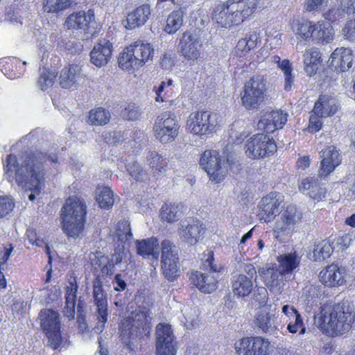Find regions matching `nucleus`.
<instances>
[{
    "label": "nucleus",
    "mask_w": 355,
    "mask_h": 355,
    "mask_svg": "<svg viewBox=\"0 0 355 355\" xmlns=\"http://www.w3.org/2000/svg\"><path fill=\"white\" fill-rule=\"evenodd\" d=\"M47 159L56 162L58 159L56 156L46 157L41 152H35L19 165L16 157L10 154L6 160L4 175L10 182L15 180L19 186L39 194L44 187V163Z\"/></svg>",
    "instance_id": "obj_1"
},
{
    "label": "nucleus",
    "mask_w": 355,
    "mask_h": 355,
    "mask_svg": "<svg viewBox=\"0 0 355 355\" xmlns=\"http://www.w3.org/2000/svg\"><path fill=\"white\" fill-rule=\"evenodd\" d=\"M354 320L355 307L348 300L337 303L330 309H322L314 318L318 328L330 336H337L348 332Z\"/></svg>",
    "instance_id": "obj_2"
},
{
    "label": "nucleus",
    "mask_w": 355,
    "mask_h": 355,
    "mask_svg": "<svg viewBox=\"0 0 355 355\" xmlns=\"http://www.w3.org/2000/svg\"><path fill=\"white\" fill-rule=\"evenodd\" d=\"M61 223L63 232L71 238H77L83 233L85 216L86 205L78 196H70L61 209Z\"/></svg>",
    "instance_id": "obj_3"
},
{
    "label": "nucleus",
    "mask_w": 355,
    "mask_h": 355,
    "mask_svg": "<svg viewBox=\"0 0 355 355\" xmlns=\"http://www.w3.org/2000/svg\"><path fill=\"white\" fill-rule=\"evenodd\" d=\"M153 53L154 49L152 44L141 40L135 41L119 54V67L123 70L134 71L151 60Z\"/></svg>",
    "instance_id": "obj_4"
},
{
    "label": "nucleus",
    "mask_w": 355,
    "mask_h": 355,
    "mask_svg": "<svg viewBox=\"0 0 355 355\" xmlns=\"http://www.w3.org/2000/svg\"><path fill=\"white\" fill-rule=\"evenodd\" d=\"M150 316L148 312L135 311L122 324L121 339L129 349H133L138 338L148 336L150 334Z\"/></svg>",
    "instance_id": "obj_5"
},
{
    "label": "nucleus",
    "mask_w": 355,
    "mask_h": 355,
    "mask_svg": "<svg viewBox=\"0 0 355 355\" xmlns=\"http://www.w3.org/2000/svg\"><path fill=\"white\" fill-rule=\"evenodd\" d=\"M64 25L81 40H89L96 33L94 10L73 12L66 18Z\"/></svg>",
    "instance_id": "obj_6"
},
{
    "label": "nucleus",
    "mask_w": 355,
    "mask_h": 355,
    "mask_svg": "<svg viewBox=\"0 0 355 355\" xmlns=\"http://www.w3.org/2000/svg\"><path fill=\"white\" fill-rule=\"evenodd\" d=\"M267 94L266 80L260 76L246 81L241 92V105L248 110H257L264 102Z\"/></svg>",
    "instance_id": "obj_7"
},
{
    "label": "nucleus",
    "mask_w": 355,
    "mask_h": 355,
    "mask_svg": "<svg viewBox=\"0 0 355 355\" xmlns=\"http://www.w3.org/2000/svg\"><path fill=\"white\" fill-rule=\"evenodd\" d=\"M218 121L216 114L208 111L191 112L187 121V129L195 135H208L216 131Z\"/></svg>",
    "instance_id": "obj_8"
},
{
    "label": "nucleus",
    "mask_w": 355,
    "mask_h": 355,
    "mask_svg": "<svg viewBox=\"0 0 355 355\" xmlns=\"http://www.w3.org/2000/svg\"><path fill=\"white\" fill-rule=\"evenodd\" d=\"M228 12L227 28L237 26L252 16L257 10L259 0H228L225 2Z\"/></svg>",
    "instance_id": "obj_9"
},
{
    "label": "nucleus",
    "mask_w": 355,
    "mask_h": 355,
    "mask_svg": "<svg viewBox=\"0 0 355 355\" xmlns=\"http://www.w3.org/2000/svg\"><path fill=\"white\" fill-rule=\"evenodd\" d=\"M179 128L176 116L171 112H164L158 116L153 125L155 136L162 144L174 141L178 135Z\"/></svg>",
    "instance_id": "obj_10"
},
{
    "label": "nucleus",
    "mask_w": 355,
    "mask_h": 355,
    "mask_svg": "<svg viewBox=\"0 0 355 355\" xmlns=\"http://www.w3.org/2000/svg\"><path fill=\"white\" fill-rule=\"evenodd\" d=\"M245 154L251 159L269 157L277 150L275 140L267 135H254L245 143Z\"/></svg>",
    "instance_id": "obj_11"
},
{
    "label": "nucleus",
    "mask_w": 355,
    "mask_h": 355,
    "mask_svg": "<svg viewBox=\"0 0 355 355\" xmlns=\"http://www.w3.org/2000/svg\"><path fill=\"white\" fill-rule=\"evenodd\" d=\"M203 268L209 269V273L196 271L192 273L190 279L191 282L201 292L210 293L216 289L218 283V277L211 274V272H220L221 267H217L214 263V257L213 254H211L204 261Z\"/></svg>",
    "instance_id": "obj_12"
},
{
    "label": "nucleus",
    "mask_w": 355,
    "mask_h": 355,
    "mask_svg": "<svg viewBox=\"0 0 355 355\" xmlns=\"http://www.w3.org/2000/svg\"><path fill=\"white\" fill-rule=\"evenodd\" d=\"M200 164L211 182H220L226 175V163L216 150H205L200 159Z\"/></svg>",
    "instance_id": "obj_13"
},
{
    "label": "nucleus",
    "mask_w": 355,
    "mask_h": 355,
    "mask_svg": "<svg viewBox=\"0 0 355 355\" xmlns=\"http://www.w3.org/2000/svg\"><path fill=\"white\" fill-rule=\"evenodd\" d=\"M93 299L96 306L94 315L98 321L97 324L93 328L96 334L101 333L107 320V299L106 291L103 289L102 281L99 277L95 278L93 282Z\"/></svg>",
    "instance_id": "obj_14"
},
{
    "label": "nucleus",
    "mask_w": 355,
    "mask_h": 355,
    "mask_svg": "<svg viewBox=\"0 0 355 355\" xmlns=\"http://www.w3.org/2000/svg\"><path fill=\"white\" fill-rule=\"evenodd\" d=\"M240 269L243 273L235 275L232 279V289L233 293L239 297L248 296L253 288V282L257 279V271L252 264L241 263Z\"/></svg>",
    "instance_id": "obj_15"
},
{
    "label": "nucleus",
    "mask_w": 355,
    "mask_h": 355,
    "mask_svg": "<svg viewBox=\"0 0 355 355\" xmlns=\"http://www.w3.org/2000/svg\"><path fill=\"white\" fill-rule=\"evenodd\" d=\"M175 336L168 323H159L155 330L156 355H175Z\"/></svg>",
    "instance_id": "obj_16"
},
{
    "label": "nucleus",
    "mask_w": 355,
    "mask_h": 355,
    "mask_svg": "<svg viewBox=\"0 0 355 355\" xmlns=\"http://www.w3.org/2000/svg\"><path fill=\"white\" fill-rule=\"evenodd\" d=\"M178 252L176 247L168 240L162 242V270L168 281H173L179 272Z\"/></svg>",
    "instance_id": "obj_17"
},
{
    "label": "nucleus",
    "mask_w": 355,
    "mask_h": 355,
    "mask_svg": "<svg viewBox=\"0 0 355 355\" xmlns=\"http://www.w3.org/2000/svg\"><path fill=\"white\" fill-rule=\"evenodd\" d=\"M234 345L238 355H268L270 343L261 336L244 337Z\"/></svg>",
    "instance_id": "obj_18"
},
{
    "label": "nucleus",
    "mask_w": 355,
    "mask_h": 355,
    "mask_svg": "<svg viewBox=\"0 0 355 355\" xmlns=\"http://www.w3.org/2000/svg\"><path fill=\"white\" fill-rule=\"evenodd\" d=\"M202 43L195 32L186 31L181 37L178 48L180 55L187 61L196 62L200 57Z\"/></svg>",
    "instance_id": "obj_19"
},
{
    "label": "nucleus",
    "mask_w": 355,
    "mask_h": 355,
    "mask_svg": "<svg viewBox=\"0 0 355 355\" xmlns=\"http://www.w3.org/2000/svg\"><path fill=\"white\" fill-rule=\"evenodd\" d=\"M204 233L205 228L200 220L185 219L179 223V236L188 245H195L202 239Z\"/></svg>",
    "instance_id": "obj_20"
},
{
    "label": "nucleus",
    "mask_w": 355,
    "mask_h": 355,
    "mask_svg": "<svg viewBox=\"0 0 355 355\" xmlns=\"http://www.w3.org/2000/svg\"><path fill=\"white\" fill-rule=\"evenodd\" d=\"M282 200L275 193H270L263 198L259 205L258 216L265 223L271 221L279 214Z\"/></svg>",
    "instance_id": "obj_21"
},
{
    "label": "nucleus",
    "mask_w": 355,
    "mask_h": 355,
    "mask_svg": "<svg viewBox=\"0 0 355 355\" xmlns=\"http://www.w3.org/2000/svg\"><path fill=\"white\" fill-rule=\"evenodd\" d=\"M302 219V214L296 207H288L281 214L280 220L276 223L278 232L288 234L298 226Z\"/></svg>",
    "instance_id": "obj_22"
},
{
    "label": "nucleus",
    "mask_w": 355,
    "mask_h": 355,
    "mask_svg": "<svg viewBox=\"0 0 355 355\" xmlns=\"http://www.w3.org/2000/svg\"><path fill=\"white\" fill-rule=\"evenodd\" d=\"M288 114L282 110H272L263 114L258 123V127L267 133H272L283 128L287 121Z\"/></svg>",
    "instance_id": "obj_23"
},
{
    "label": "nucleus",
    "mask_w": 355,
    "mask_h": 355,
    "mask_svg": "<svg viewBox=\"0 0 355 355\" xmlns=\"http://www.w3.org/2000/svg\"><path fill=\"white\" fill-rule=\"evenodd\" d=\"M261 272L264 284L270 291L274 293H280L286 280L285 275L279 270L277 266H267L262 269Z\"/></svg>",
    "instance_id": "obj_24"
},
{
    "label": "nucleus",
    "mask_w": 355,
    "mask_h": 355,
    "mask_svg": "<svg viewBox=\"0 0 355 355\" xmlns=\"http://www.w3.org/2000/svg\"><path fill=\"white\" fill-rule=\"evenodd\" d=\"M331 67L338 73L348 71L352 66L354 55L352 49L340 47L336 49L331 55Z\"/></svg>",
    "instance_id": "obj_25"
},
{
    "label": "nucleus",
    "mask_w": 355,
    "mask_h": 355,
    "mask_svg": "<svg viewBox=\"0 0 355 355\" xmlns=\"http://www.w3.org/2000/svg\"><path fill=\"white\" fill-rule=\"evenodd\" d=\"M151 9L149 4L145 3L138 6L130 12L126 19L123 21L124 27L128 30L134 29L144 26L149 19Z\"/></svg>",
    "instance_id": "obj_26"
},
{
    "label": "nucleus",
    "mask_w": 355,
    "mask_h": 355,
    "mask_svg": "<svg viewBox=\"0 0 355 355\" xmlns=\"http://www.w3.org/2000/svg\"><path fill=\"white\" fill-rule=\"evenodd\" d=\"M112 52V44L105 40L101 39L90 52L91 62L95 66L101 67L108 63Z\"/></svg>",
    "instance_id": "obj_27"
},
{
    "label": "nucleus",
    "mask_w": 355,
    "mask_h": 355,
    "mask_svg": "<svg viewBox=\"0 0 355 355\" xmlns=\"http://www.w3.org/2000/svg\"><path fill=\"white\" fill-rule=\"evenodd\" d=\"M277 317L270 307H264L257 311L254 315V324L266 334H274L277 329L275 326Z\"/></svg>",
    "instance_id": "obj_28"
},
{
    "label": "nucleus",
    "mask_w": 355,
    "mask_h": 355,
    "mask_svg": "<svg viewBox=\"0 0 355 355\" xmlns=\"http://www.w3.org/2000/svg\"><path fill=\"white\" fill-rule=\"evenodd\" d=\"M321 166L319 170L320 176H327L331 173L336 166L341 162V157L336 147L328 146L322 150L321 155Z\"/></svg>",
    "instance_id": "obj_29"
},
{
    "label": "nucleus",
    "mask_w": 355,
    "mask_h": 355,
    "mask_svg": "<svg viewBox=\"0 0 355 355\" xmlns=\"http://www.w3.org/2000/svg\"><path fill=\"white\" fill-rule=\"evenodd\" d=\"M300 189L315 202L322 201L326 198V189L315 178L309 177L304 179L302 181Z\"/></svg>",
    "instance_id": "obj_30"
},
{
    "label": "nucleus",
    "mask_w": 355,
    "mask_h": 355,
    "mask_svg": "<svg viewBox=\"0 0 355 355\" xmlns=\"http://www.w3.org/2000/svg\"><path fill=\"white\" fill-rule=\"evenodd\" d=\"M81 69L78 65L64 67L60 73V85L63 88L75 89L82 79Z\"/></svg>",
    "instance_id": "obj_31"
},
{
    "label": "nucleus",
    "mask_w": 355,
    "mask_h": 355,
    "mask_svg": "<svg viewBox=\"0 0 355 355\" xmlns=\"http://www.w3.org/2000/svg\"><path fill=\"white\" fill-rule=\"evenodd\" d=\"M78 285L76 277L71 275L68 278V285L66 287L64 315L69 320H73L75 315V306L77 298Z\"/></svg>",
    "instance_id": "obj_32"
},
{
    "label": "nucleus",
    "mask_w": 355,
    "mask_h": 355,
    "mask_svg": "<svg viewBox=\"0 0 355 355\" xmlns=\"http://www.w3.org/2000/svg\"><path fill=\"white\" fill-rule=\"evenodd\" d=\"M345 270L338 265L331 264L320 272L321 282L326 286L333 287L345 282Z\"/></svg>",
    "instance_id": "obj_33"
},
{
    "label": "nucleus",
    "mask_w": 355,
    "mask_h": 355,
    "mask_svg": "<svg viewBox=\"0 0 355 355\" xmlns=\"http://www.w3.org/2000/svg\"><path fill=\"white\" fill-rule=\"evenodd\" d=\"M338 107L335 98L329 95H321L315 103L313 112L319 117H327L334 115Z\"/></svg>",
    "instance_id": "obj_34"
},
{
    "label": "nucleus",
    "mask_w": 355,
    "mask_h": 355,
    "mask_svg": "<svg viewBox=\"0 0 355 355\" xmlns=\"http://www.w3.org/2000/svg\"><path fill=\"white\" fill-rule=\"evenodd\" d=\"M311 33V40L317 43L328 44L334 39V30L329 21H319L314 23Z\"/></svg>",
    "instance_id": "obj_35"
},
{
    "label": "nucleus",
    "mask_w": 355,
    "mask_h": 355,
    "mask_svg": "<svg viewBox=\"0 0 355 355\" xmlns=\"http://www.w3.org/2000/svg\"><path fill=\"white\" fill-rule=\"evenodd\" d=\"M261 43V33L257 31H250L245 36L240 39L236 46V52L240 56H244Z\"/></svg>",
    "instance_id": "obj_36"
},
{
    "label": "nucleus",
    "mask_w": 355,
    "mask_h": 355,
    "mask_svg": "<svg viewBox=\"0 0 355 355\" xmlns=\"http://www.w3.org/2000/svg\"><path fill=\"white\" fill-rule=\"evenodd\" d=\"M137 250L139 254L144 258L157 259L159 254L158 239L151 237L141 241H137Z\"/></svg>",
    "instance_id": "obj_37"
},
{
    "label": "nucleus",
    "mask_w": 355,
    "mask_h": 355,
    "mask_svg": "<svg viewBox=\"0 0 355 355\" xmlns=\"http://www.w3.org/2000/svg\"><path fill=\"white\" fill-rule=\"evenodd\" d=\"M40 327L45 332L60 328L59 314L52 309H42L39 315Z\"/></svg>",
    "instance_id": "obj_38"
},
{
    "label": "nucleus",
    "mask_w": 355,
    "mask_h": 355,
    "mask_svg": "<svg viewBox=\"0 0 355 355\" xmlns=\"http://www.w3.org/2000/svg\"><path fill=\"white\" fill-rule=\"evenodd\" d=\"M321 53L315 48H311L304 53V70L311 76L315 74L320 62Z\"/></svg>",
    "instance_id": "obj_39"
},
{
    "label": "nucleus",
    "mask_w": 355,
    "mask_h": 355,
    "mask_svg": "<svg viewBox=\"0 0 355 355\" xmlns=\"http://www.w3.org/2000/svg\"><path fill=\"white\" fill-rule=\"evenodd\" d=\"M183 207L181 203H164L161 208V219L168 223L178 220L182 214Z\"/></svg>",
    "instance_id": "obj_40"
},
{
    "label": "nucleus",
    "mask_w": 355,
    "mask_h": 355,
    "mask_svg": "<svg viewBox=\"0 0 355 355\" xmlns=\"http://www.w3.org/2000/svg\"><path fill=\"white\" fill-rule=\"evenodd\" d=\"M185 15V10L182 8L171 12L167 19L164 31L169 33H175L177 32L183 24V17Z\"/></svg>",
    "instance_id": "obj_41"
},
{
    "label": "nucleus",
    "mask_w": 355,
    "mask_h": 355,
    "mask_svg": "<svg viewBox=\"0 0 355 355\" xmlns=\"http://www.w3.org/2000/svg\"><path fill=\"white\" fill-rule=\"evenodd\" d=\"M277 261L279 263L277 268L284 275L291 272L298 266L300 263L295 252L278 256Z\"/></svg>",
    "instance_id": "obj_42"
},
{
    "label": "nucleus",
    "mask_w": 355,
    "mask_h": 355,
    "mask_svg": "<svg viewBox=\"0 0 355 355\" xmlns=\"http://www.w3.org/2000/svg\"><path fill=\"white\" fill-rule=\"evenodd\" d=\"M110 119V112L104 108L98 107L89 111L87 122L91 125H103L107 123Z\"/></svg>",
    "instance_id": "obj_43"
},
{
    "label": "nucleus",
    "mask_w": 355,
    "mask_h": 355,
    "mask_svg": "<svg viewBox=\"0 0 355 355\" xmlns=\"http://www.w3.org/2000/svg\"><path fill=\"white\" fill-rule=\"evenodd\" d=\"M334 248L329 241L322 240L318 242L313 250V259L315 261H322L329 258Z\"/></svg>",
    "instance_id": "obj_44"
},
{
    "label": "nucleus",
    "mask_w": 355,
    "mask_h": 355,
    "mask_svg": "<svg viewBox=\"0 0 355 355\" xmlns=\"http://www.w3.org/2000/svg\"><path fill=\"white\" fill-rule=\"evenodd\" d=\"M96 198L101 208L109 209L114 204V196L111 189L107 187H99L96 190Z\"/></svg>",
    "instance_id": "obj_45"
},
{
    "label": "nucleus",
    "mask_w": 355,
    "mask_h": 355,
    "mask_svg": "<svg viewBox=\"0 0 355 355\" xmlns=\"http://www.w3.org/2000/svg\"><path fill=\"white\" fill-rule=\"evenodd\" d=\"M148 162L153 173H164L168 168V162L155 152L150 153Z\"/></svg>",
    "instance_id": "obj_46"
},
{
    "label": "nucleus",
    "mask_w": 355,
    "mask_h": 355,
    "mask_svg": "<svg viewBox=\"0 0 355 355\" xmlns=\"http://www.w3.org/2000/svg\"><path fill=\"white\" fill-rule=\"evenodd\" d=\"M73 5L76 3L72 0H44L43 2L44 10L47 12H58Z\"/></svg>",
    "instance_id": "obj_47"
},
{
    "label": "nucleus",
    "mask_w": 355,
    "mask_h": 355,
    "mask_svg": "<svg viewBox=\"0 0 355 355\" xmlns=\"http://www.w3.org/2000/svg\"><path fill=\"white\" fill-rule=\"evenodd\" d=\"M313 25L314 23L310 21L302 20L294 23L293 28L296 35L307 40L312 38L311 31L313 29Z\"/></svg>",
    "instance_id": "obj_48"
},
{
    "label": "nucleus",
    "mask_w": 355,
    "mask_h": 355,
    "mask_svg": "<svg viewBox=\"0 0 355 355\" xmlns=\"http://www.w3.org/2000/svg\"><path fill=\"white\" fill-rule=\"evenodd\" d=\"M212 19L221 27L227 28L228 12L226 3L216 5L213 10Z\"/></svg>",
    "instance_id": "obj_49"
},
{
    "label": "nucleus",
    "mask_w": 355,
    "mask_h": 355,
    "mask_svg": "<svg viewBox=\"0 0 355 355\" xmlns=\"http://www.w3.org/2000/svg\"><path fill=\"white\" fill-rule=\"evenodd\" d=\"M115 234L122 243H125L131 239L132 234L131 233L129 222L128 220L118 222L116 227Z\"/></svg>",
    "instance_id": "obj_50"
},
{
    "label": "nucleus",
    "mask_w": 355,
    "mask_h": 355,
    "mask_svg": "<svg viewBox=\"0 0 355 355\" xmlns=\"http://www.w3.org/2000/svg\"><path fill=\"white\" fill-rule=\"evenodd\" d=\"M284 74L285 86L284 88L286 91H289L291 89L292 84L293 82V76L292 74V67L288 60H284L278 65Z\"/></svg>",
    "instance_id": "obj_51"
},
{
    "label": "nucleus",
    "mask_w": 355,
    "mask_h": 355,
    "mask_svg": "<svg viewBox=\"0 0 355 355\" xmlns=\"http://www.w3.org/2000/svg\"><path fill=\"white\" fill-rule=\"evenodd\" d=\"M57 74L50 71H44L42 72L38 80V85L42 90L44 91L52 87L55 83Z\"/></svg>",
    "instance_id": "obj_52"
},
{
    "label": "nucleus",
    "mask_w": 355,
    "mask_h": 355,
    "mask_svg": "<svg viewBox=\"0 0 355 355\" xmlns=\"http://www.w3.org/2000/svg\"><path fill=\"white\" fill-rule=\"evenodd\" d=\"M287 329L289 333L296 334L299 332L300 335H304L306 331L302 318L300 314H297L293 320H289L287 325Z\"/></svg>",
    "instance_id": "obj_53"
},
{
    "label": "nucleus",
    "mask_w": 355,
    "mask_h": 355,
    "mask_svg": "<svg viewBox=\"0 0 355 355\" xmlns=\"http://www.w3.org/2000/svg\"><path fill=\"white\" fill-rule=\"evenodd\" d=\"M127 170L132 178L137 180L143 181L148 178L146 171L137 162L129 164L127 166Z\"/></svg>",
    "instance_id": "obj_54"
},
{
    "label": "nucleus",
    "mask_w": 355,
    "mask_h": 355,
    "mask_svg": "<svg viewBox=\"0 0 355 355\" xmlns=\"http://www.w3.org/2000/svg\"><path fill=\"white\" fill-rule=\"evenodd\" d=\"M15 207L12 198L8 196H0V218L6 216Z\"/></svg>",
    "instance_id": "obj_55"
},
{
    "label": "nucleus",
    "mask_w": 355,
    "mask_h": 355,
    "mask_svg": "<svg viewBox=\"0 0 355 355\" xmlns=\"http://www.w3.org/2000/svg\"><path fill=\"white\" fill-rule=\"evenodd\" d=\"M182 312L184 315L186 322L188 323L186 324L187 327H193L196 322L198 316L196 308H191L188 306H184Z\"/></svg>",
    "instance_id": "obj_56"
},
{
    "label": "nucleus",
    "mask_w": 355,
    "mask_h": 355,
    "mask_svg": "<svg viewBox=\"0 0 355 355\" xmlns=\"http://www.w3.org/2000/svg\"><path fill=\"white\" fill-rule=\"evenodd\" d=\"M122 116L126 120L137 119L141 114L140 109L135 105H129L121 112Z\"/></svg>",
    "instance_id": "obj_57"
},
{
    "label": "nucleus",
    "mask_w": 355,
    "mask_h": 355,
    "mask_svg": "<svg viewBox=\"0 0 355 355\" xmlns=\"http://www.w3.org/2000/svg\"><path fill=\"white\" fill-rule=\"evenodd\" d=\"M60 328L53 330L51 332H46L48 338L49 345L53 349H57L60 347L62 343V338L60 335Z\"/></svg>",
    "instance_id": "obj_58"
},
{
    "label": "nucleus",
    "mask_w": 355,
    "mask_h": 355,
    "mask_svg": "<svg viewBox=\"0 0 355 355\" xmlns=\"http://www.w3.org/2000/svg\"><path fill=\"white\" fill-rule=\"evenodd\" d=\"M327 0H306L304 3V8L309 12L320 10L326 6Z\"/></svg>",
    "instance_id": "obj_59"
},
{
    "label": "nucleus",
    "mask_w": 355,
    "mask_h": 355,
    "mask_svg": "<svg viewBox=\"0 0 355 355\" xmlns=\"http://www.w3.org/2000/svg\"><path fill=\"white\" fill-rule=\"evenodd\" d=\"M352 238L349 234H343L341 236H338L336 238H335L332 242V244L334 245V248L337 246L339 247L340 249H345L347 248L351 243Z\"/></svg>",
    "instance_id": "obj_60"
},
{
    "label": "nucleus",
    "mask_w": 355,
    "mask_h": 355,
    "mask_svg": "<svg viewBox=\"0 0 355 355\" xmlns=\"http://www.w3.org/2000/svg\"><path fill=\"white\" fill-rule=\"evenodd\" d=\"M254 299L259 303L260 307H267L266 305L268 302V292L264 287L257 288L254 295Z\"/></svg>",
    "instance_id": "obj_61"
},
{
    "label": "nucleus",
    "mask_w": 355,
    "mask_h": 355,
    "mask_svg": "<svg viewBox=\"0 0 355 355\" xmlns=\"http://www.w3.org/2000/svg\"><path fill=\"white\" fill-rule=\"evenodd\" d=\"M341 11L347 14H354L355 12V0H341Z\"/></svg>",
    "instance_id": "obj_62"
},
{
    "label": "nucleus",
    "mask_w": 355,
    "mask_h": 355,
    "mask_svg": "<svg viewBox=\"0 0 355 355\" xmlns=\"http://www.w3.org/2000/svg\"><path fill=\"white\" fill-rule=\"evenodd\" d=\"M173 64L174 63L171 54L165 53L160 60V65L162 68L164 70H171Z\"/></svg>",
    "instance_id": "obj_63"
},
{
    "label": "nucleus",
    "mask_w": 355,
    "mask_h": 355,
    "mask_svg": "<svg viewBox=\"0 0 355 355\" xmlns=\"http://www.w3.org/2000/svg\"><path fill=\"white\" fill-rule=\"evenodd\" d=\"M342 11L340 9L332 8H330L327 12L324 13V17L329 21H334L338 17H341Z\"/></svg>",
    "instance_id": "obj_64"
}]
</instances>
